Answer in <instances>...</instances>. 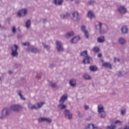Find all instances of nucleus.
<instances>
[{
    "label": "nucleus",
    "instance_id": "1",
    "mask_svg": "<svg viewBox=\"0 0 129 129\" xmlns=\"http://www.w3.org/2000/svg\"><path fill=\"white\" fill-rule=\"evenodd\" d=\"M67 99H68V95H67V94L62 95L60 97V99L59 100V104L57 106L59 109L63 110V109H66V108H67V105L64 104V103Z\"/></svg>",
    "mask_w": 129,
    "mask_h": 129
},
{
    "label": "nucleus",
    "instance_id": "2",
    "mask_svg": "<svg viewBox=\"0 0 129 129\" xmlns=\"http://www.w3.org/2000/svg\"><path fill=\"white\" fill-rule=\"evenodd\" d=\"M97 27L99 28V31L101 34H106L108 31V27L104 24H102L101 22H99Z\"/></svg>",
    "mask_w": 129,
    "mask_h": 129
},
{
    "label": "nucleus",
    "instance_id": "3",
    "mask_svg": "<svg viewBox=\"0 0 129 129\" xmlns=\"http://www.w3.org/2000/svg\"><path fill=\"white\" fill-rule=\"evenodd\" d=\"M19 49V45L17 44H14L11 46V56L12 57H18L19 56V52L18 50Z\"/></svg>",
    "mask_w": 129,
    "mask_h": 129
},
{
    "label": "nucleus",
    "instance_id": "4",
    "mask_svg": "<svg viewBox=\"0 0 129 129\" xmlns=\"http://www.w3.org/2000/svg\"><path fill=\"white\" fill-rule=\"evenodd\" d=\"M11 114V109L9 108H5L2 110V115L0 116L1 119H5L7 116Z\"/></svg>",
    "mask_w": 129,
    "mask_h": 129
},
{
    "label": "nucleus",
    "instance_id": "5",
    "mask_svg": "<svg viewBox=\"0 0 129 129\" xmlns=\"http://www.w3.org/2000/svg\"><path fill=\"white\" fill-rule=\"evenodd\" d=\"M10 108L11 110H13V111H17V112L21 111L22 109H23L22 106L19 104L12 105Z\"/></svg>",
    "mask_w": 129,
    "mask_h": 129
},
{
    "label": "nucleus",
    "instance_id": "6",
    "mask_svg": "<svg viewBox=\"0 0 129 129\" xmlns=\"http://www.w3.org/2000/svg\"><path fill=\"white\" fill-rule=\"evenodd\" d=\"M27 13H28V10L26 9H22L20 10L17 13L18 17H26L27 16Z\"/></svg>",
    "mask_w": 129,
    "mask_h": 129
},
{
    "label": "nucleus",
    "instance_id": "7",
    "mask_svg": "<svg viewBox=\"0 0 129 129\" xmlns=\"http://www.w3.org/2000/svg\"><path fill=\"white\" fill-rule=\"evenodd\" d=\"M56 49L58 52H63L64 51V48H63V45L62 43L60 41H56Z\"/></svg>",
    "mask_w": 129,
    "mask_h": 129
},
{
    "label": "nucleus",
    "instance_id": "8",
    "mask_svg": "<svg viewBox=\"0 0 129 129\" xmlns=\"http://www.w3.org/2000/svg\"><path fill=\"white\" fill-rule=\"evenodd\" d=\"M118 12L121 15H124V14H126L127 10L124 6H120L118 8Z\"/></svg>",
    "mask_w": 129,
    "mask_h": 129
},
{
    "label": "nucleus",
    "instance_id": "9",
    "mask_svg": "<svg viewBox=\"0 0 129 129\" xmlns=\"http://www.w3.org/2000/svg\"><path fill=\"white\" fill-rule=\"evenodd\" d=\"M73 15V19L74 21L76 22H78V21H80V17H79V14L77 11L74 12L72 13Z\"/></svg>",
    "mask_w": 129,
    "mask_h": 129
},
{
    "label": "nucleus",
    "instance_id": "10",
    "mask_svg": "<svg viewBox=\"0 0 129 129\" xmlns=\"http://www.w3.org/2000/svg\"><path fill=\"white\" fill-rule=\"evenodd\" d=\"M27 51L28 52H32V53H40L41 49H39L36 47H28Z\"/></svg>",
    "mask_w": 129,
    "mask_h": 129
},
{
    "label": "nucleus",
    "instance_id": "11",
    "mask_svg": "<svg viewBox=\"0 0 129 129\" xmlns=\"http://www.w3.org/2000/svg\"><path fill=\"white\" fill-rule=\"evenodd\" d=\"M64 116L68 119H71L72 118V113L68 109H66L64 111Z\"/></svg>",
    "mask_w": 129,
    "mask_h": 129
},
{
    "label": "nucleus",
    "instance_id": "12",
    "mask_svg": "<svg viewBox=\"0 0 129 129\" xmlns=\"http://www.w3.org/2000/svg\"><path fill=\"white\" fill-rule=\"evenodd\" d=\"M92 61V58L89 56H86L83 60V63L84 64H89L90 62Z\"/></svg>",
    "mask_w": 129,
    "mask_h": 129
},
{
    "label": "nucleus",
    "instance_id": "13",
    "mask_svg": "<svg viewBox=\"0 0 129 129\" xmlns=\"http://www.w3.org/2000/svg\"><path fill=\"white\" fill-rule=\"evenodd\" d=\"M118 42L120 45H125L126 44V40L122 37H119L118 39Z\"/></svg>",
    "mask_w": 129,
    "mask_h": 129
},
{
    "label": "nucleus",
    "instance_id": "14",
    "mask_svg": "<svg viewBox=\"0 0 129 129\" xmlns=\"http://www.w3.org/2000/svg\"><path fill=\"white\" fill-rule=\"evenodd\" d=\"M102 66L105 68H108V69H112L111 64H110V63L109 62H104L102 63Z\"/></svg>",
    "mask_w": 129,
    "mask_h": 129
},
{
    "label": "nucleus",
    "instance_id": "15",
    "mask_svg": "<svg viewBox=\"0 0 129 129\" xmlns=\"http://www.w3.org/2000/svg\"><path fill=\"white\" fill-rule=\"evenodd\" d=\"M64 1L63 0H53V3L55 6H62V4Z\"/></svg>",
    "mask_w": 129,
    "mask_h": 129
},
{
    "label": "nucleus",
    "instance_id": "16",
    "mask_svg": "<svg viewBox=\"0 0 129 129\" xmlns=\"http://www.w3.org/2000/svg\"><path fill=\"white\" fill-rule=\"evenodd\" d=\"M69 84L72 87H76V80L72 79L70 80Z\"/></svg>",
    "mask_w": 129,
    "mask_h": 129
},
{
    "label": "nucleus",
    "instance_id": "17",
    "mask_svg": "<svg viewBox=\"0 0 129 129\" xmlns=\"http://www.w3.org/2000/svg\"><path fill=\"white\" fill-rule=\"evenodd\" d=\"M121 31L122 34H127L128 32L127 27H126V26H123L121 27Z\"/></svg>",
    "mask_w": 129,
    "mask_h": 129
},
{
    "label": "nucleus",
    "instance_id": "18",
    "mask_svg": "<svg viewBox=\"0 0 129 129\" xmlns=\"http://www.w3.org/2000/svg\"><path fill=\"white\" fill-rule=\"evenodd\" d=\"M17 94L18 95H19V96H20L22 100H26V98H25V97H24V95H23V92H22V91L20 90L17 91Z\"/></svg>",
    "mask_w": 129,
    "mask_h": 129
},
{
    "label": "nucleus",
    "instance_id": "19",
    "mask_svg": "<svg viewBox=\"0 0 129 129\" xmlns=\"http://www.w3.org/2000/svg\"><path fill=\"white\" fill-rule=\"evenodd\" d=\"M97 42L98 43H104L105 42V38L103 36H101L97 38Z\"/></svg>",
    "mask_w": 129,
    "mask_h": 129
},
{
    "label": "nucleus",
    "instance_id": "20",
    "mask_svg": "<svg viewBox=\"0 0 129 129\" xmlns=\"http://www.w3.org/2000/svg\"><path fill=\"white\" fill-rule=\"evenodd\" d=\"M29 109H38V107L35 105H33L32 103H29L28 105Z\"/></svg>",
    "mask_w": 129,
    "mask_h": 129
},
{
    "label": "nucleus",
    "instance_id": "21",
    "mask_svg": "<svg viewBox=\"0 0 129 129\" xmlns=\"http://www.w3.org/2000/svg\"><path fill=\"white\" fill-rule=\"evenodd\" d=\"M79 40H80V37L79 36L75 37L73 39H72L71 42L73 44H75V43H77V41H79Z\"/></svg>",
    "mask_w": 129,
    "mask_h": 129
},
{
    "label": "nucleus",
    "instance_id": "22",
    "mask_svg": "<svg viewBox=\"0 0 129 129\" xmlns=\"http://www.w3.org/2000/svg\"><path fill=\"white\" fill-rule=\"evenodd\" d=\"M98 116L101 117V118H104L105 116H106V112H105V111L100 112L98 113Z\"/></svg>",
    "mask_w": 129,
    "mask_h": 129
},
{
    "label": "nucleus",
    "instance_id": "23",
    "mask_svg": "<svg viewBox=\"0 0 129 129\" xmlns=\"http://www.w3.org/2000/svg\"><path fill=\"white\" fill-rule=\"evenodd\" d=\"M70 17V14L69 13H67L66 14H61L60 18L61 19H68Z\"/></svg>",
    "mask_w": 129,
    "mask_h": 129
},
{
    "label": "nucleus",
    "instance_id": "24",
    "mask_svg": "<svg viewBox=\"0 0 129 129\" xmlns=\"http://www.w3.org/2000/svg\"><path fill=\"white\" fill-rule=\"evenodd\" d=\"M73 36H74V32L72 31L71 32H68L66 34L65 37L67 39H69V38H71V37H73Z\"/></svg>",
    "mask_w": 129,
    "mask_h": 129
},
{
    "label": "nucleus",
    "instance_id": "25",
    "mask_svg": "<svg viewBox=\"0 0 129 129\" xmlns=\"http://www.w3.org/2000/svg\"><path fill=\"white\" fill-rule=\"evenodd\" d=\"M88 18H90V19H94L95 18V15H94V13L91 11H89L88 13Z\"/></svg>",
    "mask_w": 129,
    "mask_h": 129
},
{
    "label": "nucleus",
    "instance_id": "26",
    "mask_svg": "<svg viewBox=\"0 0 129 129\" xmlns=\"http://www.w3.org/2000/svg\"><path fill=\"white\" fill-rule=\"evenodd\" d=\"M104 111V107L102 106V105H99L98 106V112L99 113L100 112H102Z\"/></svg>",
    "mask_w": 129,
    "mask_h": 129
},
{
    "label": "nucleus",
    "instance_id": "27",
    "mask_svg": "<svg viewBox=\"0 0 129 129\" xmlns=\"http://www.w3.org/2000/svg\"><path fill=\"white\" fill-rule=\"evenodd\" d=\"M88 128H90V129H97L98 128V127L96 125H94V124H92V123H90V124H89L88 126H87Z\"/></svg>",
    "mask_w": 129,
    "mask_h": 129
},
{
    "label": "nucleus",
    "instance_id": "28",
    "mask_svg": "<svg viewBox=\"0 0 129 129\" xmlns=\"http://www.w3.org/2000/svg\"><path fill=\"white\" fill-rule=\"evenodd\" d=\"M89 69L90 71H92L93 72H95V71H97V68L96 66H90Z\"/></svg>",
    "mask_w": 129,
    "mask_h": 129
},
{
    "label": "nucleus",
    "instance_id": "29",
    "mask_svg": "<svg viewBox=\"0 0 129 129\" xmlns=\"http://www.w3.org/2000/svg\"><path fill=\"white\" fill-rule=\"evenodd\" d=\"M83 77L86 80H91V76L87 74H85Z\"/></svg>",
    "mask_w": 129,
    "mask_h": 129
},
{
    "label": "nucleus",
    "instance_id": "30",
    "mask_svg": "<svg viewBox=\"0 0 129 129\" xmlns=\"http://www.w3.org/2000/svg\"><path fill=\"white\" fill-rule=\"evenodd\" d=\"M80 56H82V57H85V58L86 57L88 56V54H87V51L86 50H85V51L82 52L80 53Z\"/></svg>",
    "mask_w": 129,
    "mask_h": 129
},
{
    "label": "nucleus",
    "instance_id": "31",
    "mask_svg": "<svg viewBox=\"0 0 129 129\" xmlns=\"http://www.w3.org/2000/svg\"><path fill=\"white\" fill-rule=\"evenodd\" d=\"M25 27L27 28V29H29V28L31 27V20H28L26 21Z\"/></svg>",
    "mask_w": 129,
    "mask_h": 129
},
{
    "label": "nucleus",
    "instance_id": "32",
    "mask_svg": "<svg viewBox=\"0 0 129 129\" xmlns=\"http://www.w3.org/2000/svg\"><path fill=\"white\" fill-rule=\"evenodd\" d=\"M42 45L44 49H46L47 51H49V50H50V48H51V46H50V45H48L44 43H42Z\"/></svg>",
    "mask_w": 129,
    "mask_h": 129
},
{
    "label": "nucleus",
    "instance_id": "33",
    "mask_svg": "<svg viewBox=\"0 0 129 129\" xmlns=\"http://www.w3.org/2000/svg\"><path fill=\"white\" fill-rule=\"evenodd\" d=\"M93 51H94V52H95L96 53H99V52L100 51V49H99V47L95 46L93 48Z\"/></svg>",
    "mask_w": 129,
    "mask_h": 129
},
{
    "label": "nucleus",
    "instance_id": "34",
    "mask_svg": "<svg viewBox=\"0 0 129 129\" xmlns=\"http://www.w3.org/2000/svg\"><path fill=\"white\" fill-rule=\"evenodd\" d=\"M44 104H45L44 102L37 103V105L38 107H37L38 108V109H39V108H41V107L42 106H43V105H44Z\"/></svg>",
    "mask_w": 129,
    "mask_h": 129
},
{
    "label": "nucleus",
    "instance_id": "35",
    "mask_svg": "<svg viewBox=\"0 0 129 129\" xmlns=\"http://www.w3.org/2000/svg\"><path fill=\"white\" fill-rule=\"evenodd\" d=\"M125 113H126V109L124 108L121 110V115H125Z\"/></svg>",
    "mask_w": 129,
    "mask_h": 129
},
{
    "label": "nucleus",
    "instance_id": "36",
    "mask_svg": "<svg viewBox=\"0 0 129 129\" xmlns=\"http://www.w3.org/2000/svg\"><path fill=\"white\" fill-rule=\"evenodd\" d=\"M107 129H116V126H115V125L111 124L108 126Z\"/></svg>",
    "mask_w": 129,
    "mask_h": 129
},
{
    "label": "nucleus",
    "instance_id": "37",
    "mask_svg": "<svg viewBox=\"0 0 129 129\" xmlns=\"http://www.w3.org/2000/svg\"><path fill=\"white\" fill-rule=\"evenodd\" d=\"M49 86L52 87V88H55L56 87V84L52 82H49Z\"/></svg>",
    "mask_w": 129,
    "mask_h": 129
},
{
    "label": "nucleus",
    "instance_id": "38",
    "mask_svg": "<svg viewBox=\"0 0 129 129\" xmlns=\"http://www.w3.org/2000/svg\"><path fill=\"white\" fill-rule=\"evenodd\" d=\"M84 33L86 39H89V33H88V31H85Z\"/></svg>",
    "mask_w": 129,
    "mask_h": 129
},
{
    "label": "nucleus",
    "instance_id": "39",
    "mask_svg": "<svg viewBox=\"0 0 129 129\" xmlns=\"http://www.w3.org/2000/svg\"><path fill=\"white\" fill-rule=\"evenodd\" d=\"M86 27H85V26H84V25L82 26L81 30H82V32H83V33L87 31V30H86Z\"/></svg>",
    "mask_w": 129,
    "mask_h": 129
},
{
    "label": "nucleus",
    "instance_id": "40",
    "mask_svg": "<svg viewBox=\"0 0 129 129\" xmlns=\"http://www.w3.org/2000/svg\"><path fill=\"white\" fill-rule=\"evenodd\" d=\"M44 121H46V122H52V119L49 118H45Z\"/></svg>",
    "mask_w": 129,
    "mask_h": 129
},
{
    "label": "nucleus",
    "instance_id": "41",
    "mask_svg": "<svg viewBox=\"0 0 129 129\" xmlns=\"http://www.w3.org/2000/svg\"><path fill=\"white\" fill-rule=\"evenodd\" d=\"M12 33H13V34H16V33H17V29L15 26H13L12 28Z\"/></svg>",
    "mask_w": 129,
    "mask_h": 129
},
{
    "label": "nucleus",
    "instance_id": "42",
    "mask_svg": "<svg viewBox=\"0 0 129 129\" xmlns=\"http://www.w3.org/2000/svg\"><path fill=\"white\" fill-rule=\"evenodd\" d=\"M45 117H40L38 119L39 122H43V121H45Z\"/></svg>",
    "mask_w": 129,
    "mask_h": 129
},
{
    "label": "nucleus",
    "instance_id": "43",
    "mask_svg": "<svg viewBox=\"0 0 129 129\" xmlns=\"http://www.w3.org/2000/svg\"><path fill=\"white\" fill-rule=\"evenodd\" d=\"M117 123H118L119 124H121V123H122V122L119 120H116L115 122H114V124H117Z\"/></svg>",
    "mask_w": 129,
    "mask_h": 129
},
{
    "label": "nucleus",
    "instance_id": "44",
    "mask_svg": "<svg viewBox=\"0 0 129 129\" xmlns=\"http://www.w3.org/2000/svg\"><path fill=\"white\" fill-rule=\"evenodd\" d=\"M78 116H79V117H82V116H83V114L81 113L80 111H78Z\"/></svg>",
    "mask_w": 129,
    "mask_h": 129
},
{
    "label": "nucleus",
    "instance_id": "45",
    "mask_svg": "<svg viewBox=\"0 0 129 129\" xmlns=\"http://www.w3.org/2000/svg\"><path fill=\"white\" fill-rule=\"evenodd\" d=\"M22 45L23 46H30V42H25V43H22Z\"/></svg>",
    "mask_w": 129,
    "mask_h": 129
},
{
    "label": "nucleus",
    "instance_id": "46",
    "mask_svg": "<svg viewBox=\"0 0 129 129\" xmlns=\"http://www.w3.org/2000/svg\"><path fill=\"white\" fill-rule=\"evenodd\" d=\"M84 109L85 110H88V109H89V106H88L87 105H85V106H84Z\"/></svg>",
    "mask_w": 129,
    "mask_h": 129
},
{
    "label": "nucleus",
    "instance_id": "47",
    "mask_svg": "<svg viewBox=\"0 0 129 129\" xmlns=\"http://www.w3.org/2000/svg\"><path fill=\"white\" fill-rule=\"evenodd\" d=\"M119 58H116V57L114 58V62H119Z\"/></svg>",
    "mask_w": 129,
    "mask_h": 129
},
{
    "label": "nucleus",
    "instance_id": "48",
    "mask_svg": "<svg viewBox=\"0 0 129 129\" xmlns=\"http://www.w3.org/2000/svg\"><path fill=\"white\" fill-rule=\"evenodd\" d=\"M93 3H94V2L93 1H89L88 2V5L89 6H90V5H92V4H93Z\"/></svg>",
    "mask_w": 129,
    "mask_h": 129
},
{
    "label": "nucleus",
    "instance_id": "49",
    "mask_svg": "<svg viewBox=\"0 0 129 129\" xmlns=\"http://www.w3.org/2000/svg\"><path fill=\"white\" fill-rule=\"evenodd\" d=\"M117 75L119 77H121V76H122V74H121V72H118Z\"/></svg>",
    "mask_w": 129,
    "mask_h": 129
},
{
    "label": "nucleus",
    "instance_id": "50",
    "mask_svg": "<svg viewBox=\"0 0 129 129\" xmlns=\"http://www.w3.org/2000/svg\"><path fill=\"white\" fill-rule=\"evenodd\" d=\"M75 4L79 5L80 4V0H75Z\"/></svg>",
    "mask_w": 129,
    "mask_h": 129
},
{
    "label": "nucleus",
    "instance_id": "51",
    "mask_svg": "<svg viewBox=\"0 0 129 129\" xmlns=\"http://www.w3.org/2000/svg\"><path fill=\"white\" fill-rule=\"evenodd\" d=\"M98 58H101V57H102V54H101V53H99V54H98Z\"/></svg>",
    "mask_w": 129,
    "mask_h": 129
},
{
    "label": "nucleus",
    "instance_id": "52",
    "mask_svg": "<svg viewBox=\"0 0 129 129\" xmlns=\"http://www.w3.org/2000/svg\"><path fill=\"white\" fill-rule=\"evenodd\" d=\"M4 80V77H0V81L2 82Z\"/></svg>",
    "mask_w": 129,
    "mask_h": 129
},
{
    "label": "nucleus",
    "instance_id": "53",
    "mask_svg": "<svg viewBox=\"0 0 129 129\" xmlns=\"http://www.w3.org/2000/svg\"><path fill=\"white\" fill-rule=\"evenodd\" d=\"M8 73L9 74H13V71H9Z\"/></svg>",
    "mask_w": 129,
    "mask_h": 129
},
{
    "label": "nucleus",
    "instance_id": "54",
    "mask_svg": "<svg viewBox=\"0 0 129 129\" xmlns=\"http://www.w3.org/2000/svg\"><path fill=\"white\" fill-rule=\"evenodd\" d=\"M45 22H47V20H43V23H45Z\"/></svg>",
    "mask_w": 129,
    "mask_h": 129
},
{
    "label": "nucleus",
    "instance_id": "55",
    "mask_svg": "<svg viewBox=\"0 0 129 129\" xmlns=\"http://www.w3.org/2000/svg\"><path fill=\"white\" fill-rule=\"evenodd\" d=\"M2 27V25H1V24H0V28Z\"/></svg>",
    "mask_w": 129,
    "mask_h": 129
},
{
    "label": "nucleus",
    "instance_id": "56",
    "mask_svg": "<svg viewBox=\"0 0 129 129\" xmlns=\"http://www.w3.org/2000/svg\"><path fill=\"white\" fill-rule=\"evenodd\" d=\"M50 67H52V64L50 65Z\"/></svg>",
    "mask_w": 129,
    "mask_h": 129
},
{
    "label": "nucleus",
    "instance_id": "57",
    "mask_svg": "<svg viewBox=\"0 0 129 129\" xmlns=\"http://www.w3.org/2000/svg\"><path fill=\"white\" fill-rule=\"evenodd\" d=\"M114 94H116V93H114Z\"/></svg>",
    "mask_w": 129,
    "mask_h": 129
}]
</instances>
